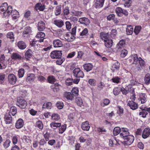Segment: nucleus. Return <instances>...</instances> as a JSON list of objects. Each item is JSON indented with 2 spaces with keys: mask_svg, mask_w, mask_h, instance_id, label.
Wrapping results in <instances>:
<instances>
[{
  "mask_svg": "<svg viewBox=\"0 0 150 150\" xmlns=\"http://www.w3.org/2000/svg\"><path fill=\"white\" fill-rule=\"evenodd\" d=\"M72 74L77 78H83L84 76L83 71L79 68H75L73 70Z\"/></svg>",
  "mask_w": 150,
  "mask_h": 150,
  "instance_id": "1",
  "label": "nucleus"
},
{
  "mask_svg": "<svg viewBox=\"0 0 150 150\" xmlns=\"http://www.w3.org/2000/svg\"><path fill=\"white\" fill-rule=\"evenodd\" d=\"M17 105L21 108L24 109L27 106V103L24 99L19 98L17 100Z\"/></svg>",
  "mask_w": 150,
  "mask_h": 150,
  "instance_id": "2",
  "label": "nucleus"
},
{
  "mask_svg": "<svg viewBox=\"0 0 150 150\" xmlns=\"http://www.w3.org/2000/svg\"><path fill=\"white\" fill-rule=\"evenodd\" d=\"M62 55V51L55 50L52 52L50 54V57L52 59H57L61 57Z\"/></svg>",
  "mask_w": 150,
  "mask_h": 150,
  "instance_id": "3",
  "label": "nucleus"
},
{
  "mask_svg": "<svg viewBox=\"0 0 150 150\" xmlns=\"http://www.w3.org/2000/svg\"><path fill=\"white\" fill-rule=\"evenodd\" d=\"M115 11L117 15L119 16H122V14L126 16L128 15V12L126 10H123L121 7H117L115 9Z\"/></svg>",
  "mask_w": 150,
  "mask_h": 150,
  "instance_id": "4",
  "label": "nucleus"
},
{
  "mask_svg": "<svg viewBox=\"0 0 150 150\" xmlns=\"http://www.w3.org/2000/svg\"><path fill=\"white\" fill-rule=\"evenodd\" d=\"M8 80L9 83L11 84L14 85L17 81L16 76L13 74H9L8 76Z\"/></svg>",
  "mask_w": 150,
  "mask_h": 150,
  "instance_id": "5",
  "label": "nucleus"
},
{
  "mask_svg": "<svg viewBox=\"0 0 150 150\" xmlns=\"http://www.w3.org/2000/svg\"><path fill=\"white\" fill-rule=\"evenodd\" d=\"M129 134L128 129L127 128H123L121 130L120 135L122 138L124 139L128 136Z\"/></svg>",
  "mask_w": 150,
  "mask_h": 150,
  "instance_id": "6",
  "label": "nucleus"
},
{
  "mask_svg": "<svg viewBox=\"0 0 150 150\" xmlns=\"http://www.w3.org/2000/svg\"><path fill=\"white\" fill-rule=\"evenodd\" d=\"M124 139L125 140V142L126 144L130 145L133 142L134 137L133 136L129 134Z\"/></svg>",
  "mask_w": 150,
  "mask_h": 150,
  "instance_id": "7",
  "label": "nucleus"
},
{
  "mask_svg": "<svg viewBox=\"0 0 150 150\" xmlns=\"http://www.w3.org/2000/svg\"><path fill=\"white\" fill-rule=\"evenodd\" d=\"M24 125L23 121L22 119H19L16 122L15 126L17 129H19L23 127Z\"/></svg>",
  "mask_w": 150,
  "mask_h": 150,
  "instance_id": "8",
  "label": "nucleus"
},
{
  "mask_svg": "<svg viewBox=\"0 0 150 150\" xmlns=\"http://www.w3.org/2000/svg\"><path fill=\"white\" fill-rule=\"evenodd\" d=\"M127 105L129 106L131 109L133 110H135L138 108L137 104L133 100L129 101Z\"/></svg>",
  "mask_w": 150,
  "mask_h": 150,
  "instance_id": "9",
  "label": "nucleus"
},
{
  "mask_svg": "<svg viewBox=\"0 0 150 150\" xmlns=\"http://www.w3.org/2000/svg\"><path fill=\"white\" fill-rule=\"evenodd\" d=\"M53 45L54 47H59L62 46L63 44L60 40L57 39L53 40Z\"/></svg>",
  "mask_w": 150,
  "mask_h": 150,
  "instance_id": "10",
  "label": "nucleus"
},
{
  "mask_svg": "<svg viewBox=\"0 0 150 150\" xmlns=\"http://www.w3.org/2000/svg\"><path fill=\"white\" fill-rule=\"evenodd\" d=\"M81 128L83 130L88 131L90 128L88 122V121H86L85 122H83L81 125Z\"/></svg>",
  "mask_w": 150,
  "mask_h": 150,
  "instance_id": "11",
  "label": "nucleus"
},
{
  "mask_svg": "<svg viewBox=\"0 0 150 150\" xmlns=\"http://www.w3.org/2000/svg\"><path fill=\"white\" fill-rule=\"evenodd\" d=\"M4 121L6 124L12 123V117L10 114H6L4 116Z\"/></svg>",
  "mask_w": 150,
  "mask_h": 150,
  "instance_id": "12",
  "label": "nucleus"
},
{
  "mask_svg": "<svg viewBox=\"0 0 150 150\" xmlns=\"http://www.w3.org/2000/svg\"><path fill=\"white\" fill-rule=\"evenodd\" d=\"M35 7L36 10H39L40 11H43L45 8V6L44 4H42L40 3H38L36 4Z\"/></svg>",
  "mask_w": 150,
  "mask_h": 150,
  "instance_id": "13",
  "label": "nucleus"
},
{
  "mask_svg": "<svg viewBox=\"0 0 150 150\" xmlns=\"http://www.w3.org/2000/svg\"><path fill=\"white\" fill-rule=\"evenodd\" d=\"M150 134V129L149 128H146L144 130L142 134V137L143 138L146 139L149 135Z\"/></svg>",
  "mask_w": 150,
  "mask_h": 150,
  "instance_id": "14",
  "label": "nucleus"
},
{
  "mask_svg": "<svg viewBox=\"0 0 150 150\" xmlns=\"http://www.w3.org/2000/svg\"><path fill=\"white\" fill-rule=\"evenodd\" d=\"M61 87V86L57 83H56L52 85L51 86L52 90L54 92H57L58 91Z\"/></svg>",
  "mask_w": 150,
  "mask_h": 150,
  "instance_id": "15",
  "label": "nucleus"
},
{
  "mask_svg": "<svg viewBox=\"0 0 150 150\" xmlns=\"http://www.w3.org/2000/svg\"><path fill=\"white\" fill-rule=\"evenodd\" d=\"M74 36L72 35L71 32H68L66 34L65 38L68 42L72 41L74 39Z\"/></svg>",
  "mask_w": 150,
  "mask_h": 150,
  "instance_id": "16",
  "label": "nucleus"
},
{
  "mask_svg": "<svg viewBox=\"0 0 150 150\" xmlns=\"http://www.w3.org/2000/svg\"><path fill=\"white\" fill-rule=\"evenodd\" d=\"M79 22L82 24H84L86 25H88L90 23V20L87 18L83 17L80 18L79 19Z\"/></svg>",
  "mask_w": 150,
  "mask_h": 150,
  "instance_id": "17",
  "label": "nucleus"
},
{
  "mask_svg": "<svg viewBox=\"0 0 150 150\" xmlns=\"http://www.w3.org/2000/svg\"><path fill=\"white\" fill-rule=\"evenodd\" d=\"M125 45V41L124 40H120L119 43L117 45L116 47L117 49V50L120 51V49L124 48Z\"/></svg>",
  "mask_w": 150,
  "mask_h": 150,
  "instance_id": "18",
  "label": "nucleus"
},
{
  "mask_svg": "<svg viewBox=\"0 0 150 150\" xmlns=\"http://www.w3.org/2000/svg\"><path fill=\"white\" fill-rule=\"evenodd\" d=\"M35 79V75L34 74H28L27 75L26 81L30 82H31L34 81Z\"/></svg>",
  "mask_w": 150,
  "mask_h": 150,
  "instance_id": "19",
  "label": "nucleus"
},
{
  "mask_svg": "<svg viewBox=\"0 0 150 150\" xmlns=\"http://www.w3.org/2000/svg\"><path fill=\"white\" fill-rule=\"evenodd\" d=\"M104 42L105 46L107 48H110L111 47L113 43L112 40L109 38L107 40H105V41Z\"/></svg>",
  "mask_w": 150,
  "mask_h": 150,
  "instance_id": "20",
  "label": "nucleus"
},
{
  "mask_svg": "<svg viewBox=\"0 0 150 150\" xmlns=\"http://www.w3.org/2000/svg\"><path fill=\"white\" fill-rule=\"evenodd\" d=\"M6 8V11H4V17H6L7 16L9 15L10 13H13L12 12V8L11 6H8Z\"/></svg>",
  "mask_w": 150,
  "mask_h": 150,
  "instance_id": "21",
  "label": "nucleus"
},
{
  "mask_svg": "<svg viewBox=\"0 0 150 150\" xmlns=\"http://www.w3.org/2000/svg\"><path fill=\"white\" fill-rule=\"evenodd\" d=\"M11 57L12 59L14 60H20L22 58L21 56L16 52L13 53L11 55Z\"/></svg>",
  "mask_w": 150,
  "mask_h": 150,
  "instance_id": "22",
  "label": "nucleus"
},
{
  "mask_svg": "<svg viewBox=\"0 0 150 150\" xmlns=\"http://www.w3.org/2000/svg\"><path fill=\"white\" fill-rule=\"evenodd\" d=\"M64 96L68 100H72L74 98V95L71 92H66L64 94Z\"/></svg>",
  "mask_w": 150,
  "mask_h": 150,
  "instance_id": "23",
  "label": "nucleus"
},
{
  "mask_svg": "<svg viewBox=\"0 0 150 150\" xmlns=\"http://www.w3.org/2000/svg\"><path fill=\"white\" fill-rule=\"evenodd\" d=\"M83 67L86 71L88 72L92 69L93 66L91 64H86L83 65Z\"/></svg>",
  "mask_w": 150,
  "mask_h": 150,
  "instance_id": "24",
  "label": "nucleus"
},
{
  "mask_svg": "<svg viewBox=\"0 0 150 150\" xmlns=\"http://www.w3.org/2000/svg\"><path fill=\"white\" fill-rule=\"evenodd\" d=\"M139 99L141 103H144L146 101V96L145 93L140 94L139 95Z\"/></svg>",
  "mask_w": 150,
  "mask_h": 150,
  "instance_id": "25",
  "label": "nucleus"
},
{
  "mask_svg": "<svg viewBox=\"0 0 150 150\" xmlns=\"http://www.w3.org/2000/svg\"><path fill=\"white\" fill-rule=\"evenodd\" d=\"M45 28V23L42 21H40L38 23V29L39 31H42Z\"/></svg>",
  "mask_w": 150,
  "mask_h": 150,
  "instance_id": "26",
  "label": "nucleus"
},
{
  "mask_svg": "<svg viewBox=\"0 0 150 150\" xmlns=\"http://www.w3.org/2000/svg\"><path fill=\"white\" fill-rule=\"evenodd\" d=\"M17 46L21 50H24L26 47L25 43L22 41H20L18 42Z\"/></svg>",
  "mask_w": 150,
  "mask_h": 150,
  "instance_id": "27",
  "label": "nucleus"
},
{
  "mask_svg": "<svg viewBox=\"0 0 150 150\" xmlns=\"http://www.w3.org/2000/svg\"><path fill=\"white\" fill-rule=\"evenodd\" d=\"M54 23L59 28L62 27L64 25L63 21L61 20H55Z\"/></svg>",
  "mask_w": 150,
  "mask_h": 150,
  "instance_id": "28",
  "label": "nucleus"
},
{
  "mask_svg": "<svg viewBox=\"0 0 150 150\" xmlns=\"http://www.w3.org/2000/svg\"><path fill=\"white\" fill-rule=\"evenodd\" d=\"M131 59H129L130 62L132 61V63L133 64H136L138 60V58L137 54H134L133 56L131 57Z\"/></svg>",
  "mask_w": 150,
  "mask_h": 150,
  "instance_id": "29",
  "label": "nucleus"
},
{
  "mask_svg": "<svg viewBox=\"0 0 150 150\" xmlns=\"http://www.w3.org/2000/svg\"><path fill=\"white\" fill-rule=\"evenodd\" d=\"M140 109L142 110V111L139 112V115H142V117L143 118L145 117H146V115L148 114V112L144 108H143L142 107H140Z\"/></svg>",
  "mask_w": 150,
  "mask_h": 150,
  "instance_id": "30",
  "label": "nucleus"
},
{
  "mask_svg": "<svg viewBox=\"0 0 150 150\" xmlns=\"http://www.w3.org/2000/svg\"><path fill=\"white\" fill-rule=\"evenodd\" d=\"M31 32V28L28 26L25 27L23 32V35L25 37V35H28Z\"/></svg>",
  "mask_w": 150,
  "mask_h": 150,
  "instance_id": "31",
  "label": "nucleus"
},
{
  "mask_svg": "<svg viewBox=\"0 0 150 150\" xmlns=\"http://www.w3.org/2000/svg\"><path fill=\"white\" fill-rule=\"evenodd\" d=\"M133 28L131 25H129L127 26L126 31L127 34H132L133 32Z\"/></svg>",
  "mask_w": 150,
  "mask_h": 150,
  "instance_id": "32",
  "label": "nucleus"
},
{
  "mask_svg": "<svg viewBox=\"0 0 150 150\" xmlns=\"http://www.w3.org/2000/svg\"><path fill=\"white\" fill-rule=\"evenodd\" d=\"M8 6V4L6 3H3L0 6V11L2 12H4L6 11Z\"/></svg>",
  "mask_w": 150,
  "mask_h": 150,
  "instance_id": "33",
  "label": "nucleus"
},
{
  "mask_svg": "<svg viewBox=\"0 0 150 150\" xmlns=\"http://www.w3.org/2000/svg\"><path fill=\"white\" fill-rule=\"evenodd\" d=\"M142 29V27L140 25H137L135 26L134 32L136 35L139 34Z\"/></svg>",
  "mask_w": 150,
  "mask_h": 150,
  "instance_id": "34",
  "label": "nucleus"
},
{
  "mask_svg": "<svg viewBox=\"0 0 150 150\" xmlns=\"http://www.w3.org/2000/svg\"><path fill=\"white\" fill-rule=\"evenodd\" d=\"M52 104L50 102H47L45 103L43 105L42 108L47 109H50L51 108Z\"/></svg>",
  "mask_w": 150,
  "mask_h": 150,
  "instance_id": "35",
  "label": "nucleus"
},
{
  "mask_svg": "<svg viewBox=\"0 0 150 150\" xmlns=\"http://www.w3.org/2000/svg\"><path fill=\"white\" fill-rule=\"evenodd\" d=\"M121 130L119 127H115L113 131V134L114 136H116L120 133Z\"/></svg>",
  "mask_w": 150,
  "mask_h": 150,
  "instance_id": "36",
  "label": "nucleus"
},
{
  "mask_svg": "<svg viewBox=\"0 0 150 150\" xmlns=\"http://www.w3.org/2000/svg\"><path fill=\"white\" fill-rule=\"evenodd\" d=\"M75 101L77 104L79 106H81L83 104V101L80 97H77L76 98Z\"/></svg>",
  "mask_w": 150,
  "mask_h": 150,
  "instance_id": "37",
  "label": "nucleus"
},
{
  "mask_svg": "<svg viewBox=\"0 0 150 150\" xmlns=\"http://www.w3.org/2000/svg\"><path fill=\"white\" fill-rule=\"evenodd\" d=\"M100 36L101 39L103 40L104 41H105V40H107L109 38L107 34L103 32L100 33Z\"/></svg>",
  "mask_w": 150,
  "mask_h": 150,
  "instance_id": "38",
  "label": "nucleus"
},
{
  "mask_svg": "<svg viewBox=\"0 0 150 150\" xmlns=\"http://www.w3.org/2000/svg\"><path fill=\"white\" fill-rule=\"evenodd\" d=\"M17 108L14 106L11 107L10 109V112L14 116L17 113Z\"/></svg>",
  "mask_w": 150,
  "mask_h": 150,
  "instance_id": "39",
  "label": "nucleus"
},
{
  "mask_svg": "<svg viewBox=\"0 0 150 150\" xmlns=\"http://www.w3.org/2000/svg\"><path fill=\"white\" fill-rule=\"evenodd\" d=\"M47 80L49 83H53L55 82L56 80L55 77L52 76H49L47 78Z\"/></svg>",
  "mask_w": 150,
  "mask_h": 150,
  "instance_id": "40",
  "label": "nucleus"
},
{
  "mask_svg": "<svg viewBox=\"0 0 150 150\" xmlns=\"http://www.w3.org/2000/svg\"><path fill=\"white\" fill-rule=\"evenodd\" d=\"M50 125L51 127L54 129H55L58 127H60L61 125V124L59 123H51Z\"/></svg>",
  "mask_w": 150,
  "mask_h": 150,
  "instance_id": "41",
  "label": "nucleus"
},
{
  "mask_svg": "<svg viewBox=\"0 0 150 150\" xmlns=\"http://www.w3.org/2000/svg\"><path fill=\"white\" fill-rule=\"evenodd\" d=\"M32 51L30 49L28 50L25 54V56L26 58H30L32 56Z\"/></svg>",
  "mask_w": 150,
  "mask_h": 150,
  "instance_id": "42",
  "label": "nucleus"
},
{
  "mask_svg": "<svg viewBox=\"0 0 150 150\" xmlns=\"http://www.w3.org/2000/svg\"><path fill=\"white\" fill-rule=\"evenodd\" d=\"M150 81V74L147 73L144 77V81L146 83H148Z\"/></svg>",
  "mask_w": 150,
  "mask_h": 150,
  "instance_id": "43",
  "label": "nucleus"
},
{
  "mask_svg": "<svg viewBox=\"0 0 150 150\" xmlns=\"http://www.w3.org/2000/svg\"><path fill=\"white\" fill-rule=\"evenodd\" d=\"M120 67V64L118 62H116L112 66V69L114 70L119 69Z\"/></svg>",
  "mask_w": 150,
  "mask_h": 150,
  "instance_id": "44",
  "label": "nucleus"
},
{
  "mask_svg": "<svg viewBox=\"0 0 150 150\" xmlns=\"http://www.w3.org/2000/svg\"><path fill=\"white\" fill-rule=\"evenodd\" d=\"M6 37L7 38H9L10 39L12 40V41H14V35L13 32H9L6 35Z\"/></svg>",
  "mask_w": 150,
  "mask_h": 150,
  "instance_id": "45",
  "label": "nucleus"
},
{
  "mask_svg": "<svg viewBox=\"0 0 150 150\" xmlns=\"http://www.w3.org/2000/svg\"><path fill=\"white\" fill-rule=\"evenodd\" d=\"M121 91L120 88L118 87H115L113 89V94L115 96L118 95L120 92Z\"/></svg>",
  "mask_w": 150,
  "mask_h": 150,
  "instance_id": "46",
  "label": "nucleus"
},
{
  "mask_svg": "<svg viewBox=\"0 0 150 150\" xmlns=\"http://www.w3.org/2000/svg\"><path fill=\"white\" fill-rule=\"evenodd\" d=\"M36 126L40 129H42L43 128V125L41 121L38 120L36 122Z\"/></svg>",
  "mask_w": 150,
  "mask_h": 150,
  "instance_id": "47",
  "label": "nucleus"
},
{
  "mask_svg": "<svg viewBox=\"0 0 150 150\" xmlns=\"http://www.w3.org/2000/svg\"><path fill=\"white\" fill-rule=\"evenodd\" d=\"M24 73V69H20L18 72V74L19 78H21L23 76Z\"/></svg>",
  "mask_w": 150,
  "mask_h": 150,
  "instance_id": "48",
  "label": "nucleus"
},
{
  "mask_svg": "<svg viewBox=\"0 0 150 150\" xmlns=\"http://www.w3.org/2000/svg\"><path fill=\"white\" fill-rule=\"evenodd\" d=\"M45 36V33L40 32L38 33L36 35V37L38 38H43Z\"/></svg>",
  "mask_w": 150,
  "mask_h": 150,
  "instance_id": "49",
  "label": "nucleus"
},
{
  "mask_svg": "<svg viewBox=\"0 0 150 150\" xmlns=\"http://www.w3.org/2000/svg\"><path fill=\"white\" fill-rule=\"evenodd\" d=\"M127 51L125 49H123L121 52L120 56L121 57L124 58L127 55Z\"/></svg>",
  "mask_w": 150,
  "mask_h": 150,
  "instance_id": "50",
  "label": "nucleus"
},
{
  "mask_svg": "<svg viewBox=\"0 0 150 150\" xmlns=\"http://www.w3.org/2000/svg\"><path fill=\"white\" fill-rule=\"evenodd\" d=\"M71 92V93L74 95V96H76L78 95L79 90L77 88H73Z\"/></svg>",
  "mask_w": 150,
  "mask_h": 150,
  "instance_id": "51",
  "label": "nucleus"
},
{
  "mask_svg": "<svg viewBox=\"0 0 150 150\" xmlns=\"http://www.w3.org/2000/svg\"><path fill=\"white\" fill-rule=\"evenodd\" d=\"M61 11V8L59 6H57L56 8L55 14L56 16L60 15Z\"/></svg>",
  "mask_w": 150,
  "mask_h": 150,
  "instance_id": "52",
  "label": "nucleus"
},
{
  "mask_svg": "<svg viewBox=\"0 0 150 150\" xmlns=\"http://www.w3.org/2000/svg\"><path fill=\"white\" fill-rule=\"evenodd\" d=\"M11 141L9 139L6 140L4 143L3 146L4 148H6L9 147L11 143Z\"/></svg>",
  "mask_w": 150,
  "mask_h": 150,
  "instance_id": "53",
  "label": "nucleus"
},
{
  "mask_svg": "<svg viewBox=\"0 0 150 150\" xmlns=\"http://www.w3.org/2000/svg\"><path fill=\"white\" fill-rule=\"evenodd\" d=\"M66 124L62 126L61 127L59 128V133L62 134L64 132L66 128Z\"/></svg>",
  "mask_w": 150,
  "mask_h": 150,
  "instance_id": "54",
  "label": "nucleus"
},
{
  "mask_svg": "<svg viewBox=\"0 0 150 150\" xmlns=\"http://www.w3.org/2000/svg\"><path fill=\"white\" fill-rule=\"evenodd\" d=\"M56 105L58 109H61L63 108L64 104L62 102L59 101L57 103Z\"/></svg>",
  "mask_w": 150,
  "mask_h": 150,
  "instance_id": "55",
  "label": "nucleus"
},
{
  "mask_svg": "<svg viewBox=\"0 0 150 150\" xmlns=\"http://www.w3.org/2000/svg\"><path fill=\"white\" fill-rule=\"evenodd\" d=\"M132 1L131 0H127L124 4L125 7L129 8L131 6Z\"/></svg>",
  "mask_w": 150,
  "mask_h": 150,
  "instance_id": "56",
  "label": "nucleus"
},
{
  "mask_svg": "<svg viewBox=\"0 0 150 150\" xmlns=\"http://www.w3.org/2000/svg\"><path fill=\"white\" fill-rule=\"evenodd\" d=\"M58 59V60L56 61V63L57 64L59 65H61L65 60L64 57L60 58Z\"/></svg>",
  "mask_w": 150,
  "mask_h": 150,
  "instance_id": "57",
  "label": "nucleus"
},
{
  "mask_svg": "<svg viewBox=\"0 0 150 150\" xmlns=\"http://www.w3.org/2000/svg\"><path fill=\"white\" fill-rule=\"evenodd\" d=\"M72 13L75 16L79 17L81 16L83 12L80 11H76L73 12Z\"/></svg>",
  "mask_w": 150,
  "mask_h": 150,
  "instance_id": "58",
  "label": "nucleus"
},
{
  "mask_svg": "<svg viewBox=\"0 0 150 150\" xmlns=\"http://www.w3.org/2000/svg\"><path fill=\"white\" fill-rule=\"evenodd\" d=\"M52 119L54 120H58L60 119V117L58 114L54 113L52 115Z\"/></svg>",
  "mask_w": 150,
  "mask_h": 150,
  "instance_id": "59",
  "label": "nucleus"
},
{
  "mask_svg": "<svg viewBox=\"0 0 150 150\" xmlns=\"http://www.w3.org/2000/svg\"><path fill=\"white\" fill-rule=\"evenodd\" d=\"M73 79L70 78H68L66 81V84L68 86H71L72 84Z\"/></svg>",
  "mask_w": 150,
  "mask_h": 150,
  "instance_id": "60",
  "label": "nucleus"
},
{
  "mask_svg": "<svg viewBox=\"0 0 150 150\" xmlns=\"http://www.w3.org/2000/svg\"><path fill=\"white\" fill-rule=\"evenodd\" d=\"M96 81L93 79H91L89 80L88 83L89 84L92 86H95L96 85Z\"/></svg>",
  "mask_w": 150,
  "mask_h": 150,
  "instance_id": "61",
  "label": "nucleus"
},
{
  "mask_svg": "<svg viewBox=\"0 0 150 150\" xmlns=\"http://www.w3.org/2000/svg\"><path fill=\"white\" fill-rule=\"evenodd\" d=\"M14 12H15L16 14H13L12 15V17L13 19L15 20L19 18V15L18 12L16 10H15Z\"/></svg>",
  "mask_w": 150,
  "mask_h": 150,
  "instance_id": "62",
  "label": "nucleus"
},
{
  "mask_svg": "<svg viewBox=\"0 0 150 150\" xmlns=\"http://www.w3.org/2000/svg\"><path fill=\"white\" fill-rule=\"evenodd\" d=\"M113 82L118 83L120 81V79L118 77H115L112 79Z\"/></svg>",
  "mask_w": 150,
  "mask_h": 150,
  "instance_id": "63",
  "label": "nucleus"
},
{
  "mask_svg": "<svg viewBox=\"0 0 150 150\" xmlns=\"http://www.w3.org/2000/svg\"><path fill=\"white\" fill-rule=\"evenodd\" d=\"M5 75L4 74H0V83H2L4 81Z\"/></svg>",
  "mask_w": 150,
  "mask_h": 150,
  "instance_id": "64",
  "label": "nucleus"
}]
</instances>
